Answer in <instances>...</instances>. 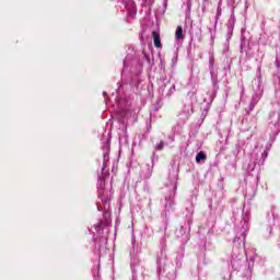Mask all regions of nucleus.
<instances>
[{"instance_id": "1", "label": "nucleus", "mask_w": 280, "mask_h": 280, "mask_svg": "<svg viewBox=\"0 0 280 280\" xmlns=\"http://www.w3.org/2000/svg\"><path fill=\"white\" fill-rule=\"evenodd\" d=\"M151 36L153 38L154 47H156V49H161V33L153 31Z\"/></svg>"}, {"instance_id": "2", "label": "nucleus", "mask_w": 280, "mask_h": 280, "mask_svg": "<svg viewBox=\"0 0 280 280\" xmlns=\"http://www.w3.org/2000/svg\"><path fill=\"white\" fill-rule=\"evenodd\" d=\"M175 37L177 38V40H183V38H185V34H183V26L178 25L175 32Z\"/></svg>"}, {"instance_id": "3", "label": "nucleus", "mask_w": 280, "mask_h": 280, "mask_svg": "<svg viewBox=\"0 0 280 280\" xmlns=\"http://www.w3.org/2000/svg\"><path fill=\"white\" fill-rule=\"evenodd\" d=\"M196 161H197V163H200V161H207V154H205L203 151H200V152L196 155Z\"/></svg>"}, {"instance_id": "4", "label": "nucleus", "mask_w": 280, "mask_h": 280, "mask_svg": "<svg viewBox=\"0 0 280 280\" xmlns=\"http://www.w3.org/2000/svg\"><path fill=\"white\" fill-rule=\"evenodd\" d=\"M164 145H165V142L160 141V143L156 144V150H163Z\"/></svg>"}]
</instances>
